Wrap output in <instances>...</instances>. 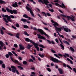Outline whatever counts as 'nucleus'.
<instances>
[{"instance_id":"nucleus-1","label":"nucleus","mask_w":76,"mask_h":76,"mask_svg":"<svg viewBox=\"0 0 76 76\" xmlns=\"http://www.w3.org/2000/svg\"><path fill=\"white\" fill-rule=\"evenodd\" d=\"M33 45H34L35 48H36L37 50L38 51H39V47L38 46V45H39V47H41L43 48H45V47L44 46L42 45H39L38 43H35V42Z\"/></svg>"},{"instance_id":"nucleus-2","label":"nucleus","mask_w":76,"mask_h":76,"mask_svg":"<svg viewBox=\"0 0 76 76\" xmlns=\"http://www.w3.org/2000/svg\"><path fill=\"white\" fill-rule=\"evenodd\" d=\"M1 16L3 18V19L5 22L6 23H8V21L6 20V18H7V19H11V17L10 16H9L8 15H5L4 14H1Z\"/></svg>"},{"instance_id":"nucleus-3","label":"nucleus","mask_w":76,"mask_h":76,"mask_svg":"<svg viewBox=\"0 0 76 76\" xmlns=\"http://www.w3.org/2000/svg\"><path fill=\"white\" fill-rule=\"evenodd\" d=\"M37 31L39 32L40 33V34H42V35H44L45 36H46L48 38H49L50 37V36L46 34L45 32L44 31L42 30V29H40L39 28H38L37 29Z\"/></svg>"},{"instance_id":"nucleus-4","label":"nucleus","mask_w":76,"mask_h":76,"mask_svg":"<svg viewBox=\"0 0 76 76\" xmlns=\"http://www.w3.org/2000/svg\"><path fill=\"white\" fill-rule=\"evenodd\" d=\"M50 60L53 61L54 63H62V62L54 58V57H52L50 58Z\"/></svg>"},{"instance_id":"nucleus-5","label":"nucleus","mask_w":76,"mask_h":76,"mask_svg":"<svg viewBox=\"0 0 76 76\" xmlns=\"http://www.w3.org/2000/svg\"><path fill=\"white\" fill-rule=\"evenodd\" d=\"M11 67L12 69V72L13 73H15L16 72L17 75H19V72L18 70L16 69V68L15 66H11Z\"/></svg>"},{"instance_id":"nucleus-6","label":"nucleus","mask_w":76,"mask_h":76,"mask_svg":"<svg viewBox=\"0 0 76 76\" xmlns=\"http://www.w3.org/2000/svg\"><path fill=\"white\" fill-rule=\"evenodd\" d=\"M26 8L27 10V11L29 12V11L30 13L31 14V15L33 17H34V12H33V11L31 9V8H29V7H28L27 6H26Z\"/></svg>"},{"instance_id":"nucleus-7","label":"nucleus","mask_w":76,"mask_h":76,"mask_svg":"<svg viewBox=\"0 0 76 76\" xmlns=\"http://www.w3.org/2000/svg\"><path fill=\"white\" fill-rule=\"evenodd\" d=\"M38 2L39 3H42L43 4H45L46 6H48V3H49V2H48V0H43V1L42 0H38Z\"/></svg>"},{"instance_id":"nucleus-8","label":"nucleus","mask_w":76,"mask_h":76,"mask_svg":"<svg viewBox=\"0 0 76 76\" xmlns=\"http://www.w3.org/2000/svg\"><path fill=\"white\" fill-rule=\"evenodd\" d=\"M55 4L57 6H58V7H61L62 8H64L65 9L66 8L65 5H64V4L63 3H62V5H60L58 3H55Z\"/></svg>"},{"instance_id":"nucleus-9","label":"nucleus","mask_w":76,"mask_h":76,"mask_svg":"<svg viewBox=\"0 0 76 76\" xmlns=\"http://www.w3.org/2000/svg\"><path fill=\"white\" fill-rule=\"evenodd\" d=\"M72 17L67 16L66 17L67 18L68 20H70V19L73 21V22H75V17L73 16L72 15H71Z\"/></svg>"},{"instance_id":"nucleus-10","label":"nucleus","mask_w":76,"mask_h":76,"mask_svg":"<svg viewBox=\"0 0 76 76\" xmlns=\"http://www.w3.org/2000/svg\"><path fill=\"white\" fill-rule=\"evenodd\" d=\"M10 57L11 61H12L13 62H14V63L15 64H16V63H17L18 64V63L19 61H18V60H16V59H13L12 57V56H10Z\"/></svg>"},{"instance_id":"nucleus-11","label":"nucleus","mask_w":76,"mask_h":76,"mask_svg":"<svg viewBox=\"0 0 76 76\" xmlns=\"http://www.w3.org/2000/svg\"><path fill=\"white\" fill-rule=\"evenodd\" d=\"M25 41H26V42H30L31 44H34V43L35 42L32 40H30L29 38H25Z\"/></svg>"},{"instance_id":"nucleus-12","label":"nucleus","mask_w":76,"mask_h":76,"mask_svg":"<svg viewBox=\"0 0 76 76\" xmlns=\"http://www.w3.org/2000/svg\"><path fill=\"white\" fill-rule=\"evenodd\" d=\"M37 35L38 36V38L42 39H44V40L46 39L44 36L41 35L39 34H37Z\"/></svg>"},{"instance_id":"nucleus-13","label":"nucleus","mask_w":76,"mask_h":76,"mask_svg":"<svg viewBox=\"0 0 76 76\" xmlns=\"http://www.w3.org/2000/svg\"><path fill=\"white\" fill-rule=\"evenodd\" d=\"M54 27H55V30L56 31V32L57 31H58L60 32V31H61V29L59 27H57V26H55V25H54Z\"/></svg>"},{"instance_id":"nucleus-14","label":"nucleus","mask_w":76,"mask_h":76,"mask_svg":"<svg viewBox=\"0 0 76 76\" xmlns=\"http://www.w3.org/2000/svg\"><path fill=\"white\" fill-rule=\"evenodd\" d=\"M51 22L53 23H54L53 24V25L54 26V25H55V26H58L59 25V24H58V23H57V22H55L53 20H51Z\"/></svg>"},{"instance_id":"nucleus-15","label":"nucleus","mask_w":76,"mask_h":76,"mask_svg":"<svg viewBox=\"0 0 76 76\" xmlns=\"http://www.w3.org/2000/svg\"><path fill=\"white\" fill-rule=\"evenodd\" d=\"M0 50H3V49L1 48V47H3V45H4V43L2 41H1L0 40Z\"/></svg>"},{"instance_id":"nucleus-16","label":"nucleus","mask_w":76,"mask_h":76,"mask_svg":"<svg viewBox=\"0 0 76 76\" xmlns=\"http://www.w3.org/2000/svg\"><path fill=\"white\" fill-rule=\"evenodd\" d=\"M63 66L64 67H66L67 66V67L69 68V69H70L71 70H72V67H71L69 66V65L68 64L66 66V64H65V63H64L63 64Z\"/></svg>"},{"instance_id":"nucleus-17","label":"nucleus","mask_w":76,"mask_h":76,"mask_svg":"<svg viewBox=\"0 0 76 76\" xmlns=\"http://www.w3.org/2000/svg\"><path fill=\"white\" fill-rule=\"evenodd\" d=\"M15 14V15H16L18 13L17 12V10H12L11 14Z\"/></svg>"},{"instance_id":"nucleus-18","label":"nucleus","mask_w":76,"mask_h":76,"mask_svg":"<svg viewBox=\"0 0 76 76\" xmlns=\"http://www.w3.org/2000/svg\"><path fill=\"white\" fill-rule=\"evenodd\" d=\"M12 6L14 7H18V3L17 2H15L14 4H13L12 5Z\"/></svg>"},{"instance_id":"nucleus-19","label":"nucleus","mask_w":76,"mask_h":76,"mask_svg":"<svg viewBox=\"0 0 76 76\" xmlns=\"http://www.w3.org/2000/svg\"><path fill=\"white\" fill-rule=\"evenodd\" d=\"M19 45V47H20V50H23L25 49V48L24 47V46H22V45L20 44Z\"/></svg>"},{"instance_id":"nucleus-20","label":"nucleus","mask_w":76,"mask_h":76,"mask_svg":"<svg viewBox=\"0 0 76 76\" xmlns=\"http://www.w3.org/2000/svg\"><path fill=\"white\" fill-rule=\"evenodd\" d=\"M58 71L59 72V73L61 74H62L63 73V70L61 69V68L58 69Z\"/></svg>"},{"instance_id":"nucleus-21","label":"nucleus","mask_w":76,"mask_h":76,"mask_svg":"<svg viewBox=\"0 0 76 76\" xmlns=\"http://www.w3.org/2000/svg\"><path fill=\"white\" fill-rule=\"evenodd\" d=\"M62 28H63L64 30V31L66 32H69V28H64V26H63Z\"/></svg>"},{"instance_id":"nucleus-22","label":"nucleus","mask_w":76,"mask_h":76,"mask_svg":"<svg viewBox=\"0 0 76 76\" xmlns=\"http://www.w3.org/2000/svg\"><path fill=\"white\" fill-rule=\"evenodd\" d=\"M27 48H28V50H30L31 48V47H33V45L28 44L27 45Z\"/></svg>"},{"instance_id":"nucleus-23","label":"nucleus","mask_w":76,"mask_h":76,"mask_svg":"<svg viewBox=\"0 0 76 76\" xmlns=\"http://www.w3.org/2000/svg\"><path fill=\"white\" fill-rule=\"evenodd\" d=\"M63 56L65 57V58H67V56L68 57H69V54L66 53H65L64 54V55H63Z\"/></svg>"},{"instance_id":"nucleus-24","label":"nucleus","mask_w":76,"mask_h":76,"mask_svg":"<svg viewBox=\"0 0 76 76\" xmlns=\"http://www.w3.org/2000/svg\"><path fill=\"white\" fill-rule=\"evenodd\" d=\"M19 36H20V32L17 33V34H16V38H18V39H19V38H20Z\"/></svg>"},{"instance_id":"nucleus-25","label":"nucleus","mask_w":76,"mask_h":76,"mask_svg":"<svg viewBox=\"0 0 76 76\" xmlns=\"http://www.w3.org/2000/svg\"><path fill=\"white\" fill-rule=\"evenodd\" d=\"M6 10L7 11V12H8L9 13H11V12L12 11V10H10L7 7L6 8Z\"/></svg>"},{"instance_id":"nucleus-26","label":"nucleus","mask_w":76,"mask_h":76,"mask_svg":"<svg viewBox=\"0 0 76 76\" xmlns=\"http://www.w3.org/2000/svg\"><path fill=\"white\" fill-rule=\"evenodd\" d=\"M67 60H68V61H70V63L71 64H73V61L71 60H70V59H69L68 58H67Z\"/></svg>"},{"instance_id":"nucleus-27","label":"nucleus","mask_w":76,"mask_h":76,"mask_svg":"<svg viewBox=\"0 0 76 76\" xmlns=\"http://www.w3.org/2000/svg\"><path fill=\"white\" fill-rule=\"evenodd\" d=\"M23 64H24V65H26V66H28V64H27V61H24L23 62Z\"/></svg>"},{"instance_id":"nucleus-28","label":"nucleus","mask_w":76,"mask_h":76,"mask_svg":"<svg viewBox=\"0 0 76 76\" xmlns=\"http://www.w3.org/2000/svg\"><path fill=\"white\" fill-rule=\"evenodd\" d=\"M0 4H6V2L2 0H0Z\"/></svg>"},{"instance_id":"nucleus-29","label":"nucleus","mask_w":76,"mask_h":76,"mask_svg":"<svg viewBox=\"0 0 76 76\" xmlns=\"http://www.w3.org/2000/svg\"><path fill=\"white\" fill-rule=\"evenodd\" d=\"M18 67L20 69V70H23V68L21 66H18Z\"/></svg>"},{"instance_id":"nucleus-30","label":"nucleus","mask_w":76,"mask_h":76,"mask_svg":"<svg viewBox=\"0 0 76 76\" xmlns=\"http://www.w3.org/2000/svg\"><path fill=\"white\" fill-rule=\"evenodd\" d=\"M42 14L43 16H44L45 15V17H47V14L45 12H42Z\"/></svg>"},{"instance_id":"nucleus-31","label":"nucleus","mask_w":76,"mask_h":76,"mask_svg":"<svg viewBox=\"0 0 76 76\" xmlns=\"http://www.w3.org/2000/svg\"><path fill=\"white\" fill-rule=\"evenodd\" d=\"M63 41L65 44H66L68 45H70V43L68 42L65 40H64Z\"/></svg>"},{"instance_id":"nucleus-32","label":"nucleus","mask_w":76,"mask_h":76,"mask_svg":"<svg viewBox=\"0 0 76 76\" xmlns=\"http://www.w3.org/2000/svg\"><path fill=\"white\" fill-rule=\"evenodd\" d=\"M23 17H24V18H25L27 19H28V15H27L26 14H25L24 15H23Z\"/></svg>"},{"instance_id":"nucleus-33","label":"nucleus","mask_w":76,"mask_h":76,"mask_svg":"<svg viewBox=\"0 0 76 76\" xmlns=\"http://www.w3.org/2000/svg\"><path fill=\"white\" fill-rule=\"evenodd\" d=\"M2 69H5V68H6V66H5V64H2Z\"/></svg>"},{"instance_id":"nucleus-34","label":"nucleus","mask_w":76,"mask_h":76,"mask_svg":"<svg viewBox=\"0 0 76 76\" xmlns=\"http://www.w3.org/2000/svg\"><path fill=\"white\" fill-rule=\"evenodd\" d=\"M23 27L25 29H27L28 28V26L26 25H23Z\"/></svg>"},{"instance_id":"nucleus-35","label":"nucleus","mask_w":76,"mask_h":76,"mask_svg":"<svg viewBox=\"0 0 76 76\" xmlns=\"http://www.w3.org/2000/svg\"><path fill=\"white\" fill-rule=\"evenodd\" d=\"M39 56H40V57H42V58L43 57H44V54H42V55L41 54H38Z\"/></svg>"},{"instance_id":"nucleus-36","label":"nucleus","mask_w":76,"mask_h":76,"mask_svg":"<svg viewBox=\"0 0 76 76\" xmlns=\"http://www.w3.org/2000/svg\"><path fill=\"white\" fill-rule=\"evenodd\" d=\"M21 20L22 21V22H27V21L26 19L23 18L21 19Z\"/></svg>"},{"instance_id":"nucleus-37","label":"nucleus","mask_w":76,"mask_h":76,"mask_svg":"<svg viewBox=\"0 0 76 76\" xmlns=\"http://www.w3.org/2000/svg\"><path fill=\"white\" fill-rule=\"evenodd\" d=\"M60 45L61 47L62 50H64V46H63V45L61 44Z\"/></svg>"},{"instance_id":"nucleus-38","label":"nucleus","mask_w":76,"mask_h":76,"mask_svg":"<svg viewBox=\"0 0 76 76\" xmlns=\"http://www.w3.org/2000/svg\"><path fill=\"white\" fill-rule=\"evenodd\" d=\"M24 34L25 35H26L27 36H29V34H28L27 32L26 31L24 32Z\"/></svg>"},{"instance_id":"nucleus-39","label":"nucleus","mask_w":76,"mask_h":76,"mask_svg":"<svg viewBox=\"0 0 76 76\" xmlns=\"http://www.w3.org/2000/svg\"><path fill=\"white\" fill-rule=\"evenodd\" d=\"M0 32H1V35H4V31L2 29H0Z\"/></svg>"},{"instance_id":"nucleus-40","label":"nucleus","mask_w":76,"mask_h":76,"mask_svg":"<svg viewBox=\"0 0 76 76\" xmlns=\"http://www.w3.org/2000/svg\"><path fill=\"white\" fill-rule=\"evenodd\" d=\"M54 56L58 58H60V57L59 56L57 55V54L56 53L54 54Z\"/></svg>"},{"instance_id":"nucleus-41","label":"nucleus","mask_w":76,"mask_h":76,"mask_svg":"<svg viewBox=\"0 0 76 76\" xmlns=\"http://www.w3.org/2000/svg\"><path fill=\"white\" fill-rule=\"evenodd\" d=\"M70 49L72 51H73V52H75V49H74L72 47H70Z\"/></svg>"},{"instance_id":"nucleus-42","label":"nucleus","mask_w":76,"mask_h":76,"mask_svg":"<svg viewBox=\"0 0 76 76\" xmlns=\"http://www.w3.org/2000/svg\"><path fill=\"white\" fill-rule=\"evenodd\" d=\"M15 26L17 28H19V26H20L19 24L18 23H17L15 24Z\"/></svg>"},{"instance_id":"nucleus-43","label":"nucleus","mask_w":76,"mask_h":76,"mask_svg":"<svg viewBox=\"0 0 76 76\" xmlns=\"http://www.w3.org/2000/svg\"><path fill=\"white\" fill-rule=\"evenodd\" d=\"M29 62H34V60H32V58H30L28 60Z\"/></svg>"},{"instance_id":"nucleus-44","label":"nucleus","mask_w":76,"mask_h":76,"mask_svg":"<svg viewBox=\"0 0 76 76\" xmlns=\"http://www.w3.org/2000/svg\"><path fill=\"white\" fill-rule=\"evenodd\" d=\"M8 54L9 56H13V53L10 52H9Z\"/></svg>"},{"instance_id":"nucleus-45","label":"nucleus","mask_w":76,"mask_h":76,"mask_svg":"<svg viewBox=\"0 0 76 76\" xmlns=\"http://www.w3.org/2000/svg\"><path fill=\"white\" fill-rule=\"evenodd\" d=\"M50 51H51V52H52V53H56V52L55 50L53 49H50Z\"/></svg>"},{"instance_id":"nucleus-46","label":"nucleus","mask_w":76,"mask_h":76,"mask_svg":"<svg viewBox=\"0 0 76 76\" xmlns=\"http://www.w3.org/2000/svg\"><path fill=\"white\" fill-rule=\"evenodd\" d=\"M2 12H6V10L3 8H2Z\"/></svg>"},{"instance_id":"nucleus-47","label":"nucleus","mask_w":76,"mask_h":76,"mask_svg":"<svg viewBox=\"0 0 76 76\" xmlns=\"http://www.w3.org/2000/svg\"><path fill=\"white\" fill-rule=\"evenodd\" d=\"M65 39L66 40H67L69 42H71V40H70V39H66V38H65Z\"/></svg>"},{"instance_id":"nucleus-48","label":"nucleus","mask_w":76,"mask_h":76,"mask_svg":"<svg viewBox=\"0 0 76 76\" xmlns=\"http://www.w3.org/2000/svg\"><path fill=\"white\" fill-rule=\"evenodd\" d=\"M5 57L7 58H8L9 57V55L8 54H7L5 55Z\"/></svg>"},{"instance_id":"nucleus-49","label":"nucleus","mask_w":76,"mask_h":76,"mask_svg":"<svg viewBox=\"0 0 76 76\" xmlns=\"http://www.w3.org/2000/svg\"><path fill=\"white\" fill-rule=\"evenodd\" d=\"M49 10L50 11V12H54V10L53 9H49Z\"/></svg>"},{"instance_id":"nucleus-50","label":"nucleus","mask_w":76,"mask_h":76,"mask_svg":"<svg viewBox=\"0 0 76 76\" xmlns=\"http://www.w3.org/2000/svg\"><path fill=\"white\" fill-rule=\"evenodd\" d=\"M46 41H47L48 42L49 44H51V41H50V40H49L48 39H47L46 40Z\"/></svg>"},{"instance_id":"nucleus-51","label":"nucleus","mask_w":76,"mask_h":76,"mask_svg":"<svg viewBox=\"0 0 76 76\" xmlns=\"http://www.w3.org/2000/svg\"><path fill=\"white\" fill-rule=\"evenodd\" d=\"M31 57L34 60H35V58L33 56H31Z\"/></svg>"},{"instance_id":"nucleus-52","label":"nucleus","mask_w":76,"mask_h":76,"mask_svg":"<svg viewBox=\"0 0 76 76\" xmlns=\"http://www.w3.org/2000/svg\"><path fill=\"white\" fill-rule=\"evenodd\" d=\"M14 46L15 48H18V45L17 44H14Z\"/></svg>"},{"instance_id":"nucleus-53","label":"nucleus","mask_w":76,"mask_h":76,"mask_svg":"<svg viewBox=\"0 0 76 76\" xmlns=\"http://www.w3.org/2000/svg\"><path fill=\"white\" fill-rule=\"evenodd\" d=\"M62 19H63V20H64V21H65V22H66V23H67V20H66V19H64V18H62Z\"/></svg>"},{"instance_id":"nucleus-54","label":"nucleus","mask_w":76,"mask_h":76,"mask_svg":"<svg viewBox=\"0 0 76 76\" xmlns=\"http://www.w3.org/2000/svg\"><path fill=\"white\" fill-rule=\"evenodd\" d=\"M12 28H13V29H15V30H16V27H15L14 26H12Z\"/></svg>"},{"instance_id":"nucleus-55","label":"nucleus","mask_w":76,"mask_h":76,"mask_svg":"<svg viewBox=\"0 0 76 76\" xmlns=\"http://www.w3.org/2000/svg\"><path fill=\"white\" fill-rule=\"evenodd\" d=\"M46 14L48 16H51V14L47 12L46 13Z\"/></svg>"},{"instance_id":"nucleus-56","label":"nucleus","mask_w":76,"mask_h":76,"mask_svg":"<svg viewBox=\"0 0 76 76\" xmlns=\"http://www.w3.org/2000/svg\"><path fill=\"white\" fill-rule=\"evenodd\" d=\"M7 68L9 69L10 71H12V69L10 67H8Z\"/></svg>"},{"instance_id":"nucleus-57","label":"nucleus","mask_w":76,"mask_h":76,"mask_svg":"<svg viewBox=\"0 0 76 76\" xmlns=\"http://www.w3.org/2000/svg\"><path fill=\"white\" fill-rule=\"evenodd\" d=\"M62 16H63L64 18H67V16L64 15V14H61Z\"/></svg>"},{"instance_id":"nucleus-58","label":"nucleus","mask_w":76,"mask_h":76,"mask_svg":"<svg viewBox=\"0 0 76 76\" xmlns=\"http://www.w3.org/2000/svg\"><path fill=\"white\" fill-rule=\"evenodd\" d=\"M47 70L48 71V72H51V69L48 68H47Z\"/></svg>"},{"instance_id":"nucleus-59","label":"nucleus","mask_w":76,"mask_h":76,"mask_svg":"<svg viewBox=\"0 0 76 76\" xmlns=\"http://www.w3.org/2000/svg\"><path fill=\"white\" fill-rule=\"evenodd\" d=\"M73 71L74 72H75L76 73V69L75 68H73Z\"/></svg>"},{"instance_id":"nucleus-60","label":"nucleus","mask_w":76,"mask_h":76,"mask_svg":"<svg viewBox=\"0 0 76 76\" xmlns=\"http://www.w3.org/2000/svg\"><path fill=\"white\" fill-rule=\"evenodd\" d=\"M72 37L74 39H76V36H74V35H72Z\"/></svg>"},{"instance_id":"nucleus-61","label":"nucleus","mask_w":76,"mask_h":76,"mask_svg":"<svg viewBox=\"0 0 76 76\" xmlns=\"http://www.w3.org/2000/svg\"><path fill=\"white\" fill-rule=\"evenodd\" d=\"M1 29L2 30H4V31H6V28L4 27L3 26H1Z\"/></svg>"},{"instance_id":"nucleus-62","label":"nucleus","mask_w":76,"mask_h":76,"mask_svg":"<svg viewBox=\"0 0 76 76\" xmlns=\"http://www.w3.org/2000/svg\"><path fill=\"white\" fill-rule=\"evenodd\" d=\"M3 62L2 60H0V64L1 65L3 64Z\"/></svg>"},{"instance_id":"nucleus-63","label":"nucleus","mask_w":76,"mask_h":76,"mask_svg":"<svg viewBox=\"0 0 76 76\" xmlns=\"http://www.w3.org/2000/svg\"><path fill=\"white\" fill-rule=\"evenodd\" d=\"M58 55L59 56H60V57H62L63 56V55L62 54H60V53H58Z\"/></svg>"},{"instance_id":"nucleus-64","label":"nucleus","mask_w":76,"mask_h":76,"mask_svg":"<svg viewBox=\"0 0 76 76\" xmlns=\"http://www.w3.org/2000/svg\"><path fill=\"white\" fill-rule=\"evenodd\" d=\"M10 16L11 18H12V19H14V18H15L14 17V16H13V15H10Z\"/></svg>"}]
</instances>
